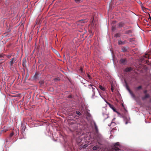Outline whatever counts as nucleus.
I'll return each instance as SVG.
<instances>
[{
	"label": "nucleus",
	"instance_id": "nucleus-8",
	"mask_svg": "<svg viewBox=\"0 0 151 151\" xmlns=\"http://www.w3.org/2000/svg\"><path fill=\"white\" fill-rule=\"evenodd\" d=\"M107 104L109 105V107L115 112H116L115 109L114 107V106L110 104V103H108Z\"/></svg>",
	"mask_w": 151,
	"mask_h": 151
},
{
	"label": "nucleus",
	"instance_id": "nucleus-15",
	"mask_svg": "<svg viewBox=\"0 0 151 151\" xmlns=\"http://www.w3.org/2000/svg\"><path fill=\"white\" fill-rule=\"evenodd\" d=\"M26 129V126L24 125H22L21 127V129L22 132H24L25 131Z\"/></svg>",
	"mask_w": 151,
	"mask_h": 151
},
{
	"label": "nucleus",
	"instance_id": "nucleus-26",
	"mask_svg": "<svg viewBox=\"0 0 151 151\" xmlns=\"http://www.w3.org/2000/svg\"><path fill=\"white\" fill-rule=\"evenodd\" d=\"M11 56H12V55H11V54L8 55H5V56H6V57H8V58H10V57H11Z\"/></svg>",
	"mask_w": 151,
	"mask_h": 151
},
{
	"label": "nucleus",
	"instance_id": "nucleus-5",
	"mask_svg": "<svg viewBox=\"0 0 151 151\" xmlns=\"http://www.w3.org/2000/svg\"><path fill=\"white\" fill-rule=\"evenodd\" d=\"M150 96L149 94H146L144 96L142 97V100H144L146 99L149 98Z\"/></svg>",
	"mask_w": 151,
	"mask_h": 151
},
{
	"label": "nucleus",
	"instance_id": "nucleus-29",
	"mask_svg": "<svg viewBox=\"0 0 151 151\" xmlns=\"http://www.w3.org/2000/svg\"><path fill=\"white\" fill-rule=\"evenodd\" d=\"M87 76L88 77V78H89V79H92L91 77V76H90L89 74H87Z\"/></svg>",
	"mask_w": 151,
	"mask_h": 151
},
{
	"label": "nucleus",
	"instance_id": "nucleus-33",
	"mask_svg": "<svg viewBox=\"0 0 151 151\" xmlns=\"http://www.w3.org/2000/svg\"><path fill=\"white\" fill-rule=\"evenodd\" d=\"M84 147H87V145H86V144L85 145H84Z\"/></svg>",
	"mask_w": 151,
	"mask_h": 151
},
{
	"label": "nucleus",
	"instance_id": "nucleus-7",
	"mask_svg": "<svg viewBox=\"0 0 151 151\" xmlns=\"http://www.w3.org/2000/svg\"><path fill=\"white\" fill-rule=\"evenodd\" d=\"M93 85H91V84H89L88 85V87H89V88L90 89H92L93 91V95H95V92H94L95 88L93 87Z\"/></svg>",
	"mask_w": 151,
	"mask_h": 151
},
{
	"label": "nucleus",
	"instance_id": "nucleus-37",
	"mask_svg": "<svg viewBox=\"0 0 151 151\" xmlns=\"http://www.w3.org/2000/svg\"><path fill=\"white\" fill-rule=\"evenodd\" d=\"M150 102H151V99H150Z\"/></svg>",
	"mask_w": 151,
	"mask_h": 151
},
{
	"label": "nucleus",
	"instance_id": "nucleus-18",
	"mask_svg": "<svg viewBox=\"0 0 151 151\" xmlns=\"http://www.w3.org/2000/svg\"><path fill=\"white\" fill-rule=\"evenodd\" d=\"M114 36L115 37H119L120 36V34L119 33H117L115 34Z\"/></svg>",
	"mask_w": 151,
	"mask_h": 151
},
{
	"label": "nucleus",
	"instance_id": "nucleus-6",
	"mask_svg": "<svg viewBox=\"0 0 151 151\" xmlns=\"http://www.w3.org/2000/svg\"><path fill=\"white\" fill-rule=\"evenodd\" d=\"M5 55L3 53H0V60H4L5 59Z\"/></svg>",
	"mask_w": 151,
	"mask_h": 151
},
{
	"label": "nucleus",
	"instance_id": "nucleus-23",
	"mask_svg": "<svg viewBox=\"0 0 151 151\" xmlns=\"http://www.w3.org/2000/svg\"><path fill=\"white\" fill-rule=\"evenodd\" d=\"M79 70H80V71L81 72V73H83V68H82V67H81V68H80V69H79Z\"/></svg>",
	"mask_w": 151,
	"mask_h": 151
},
{
	"label": "nucleus",
	"instance_id": "nucleus-30",
	"mask_svg": "<svg viewBox=\"0 0 151 151\" xmlns=\"http://www.w3.org/2000/svg\"><path fill=\"white\" fill-rule=\"evenodd\" d=\"M147 90H145L144 91V93L146 94L147 93Z\"/></svg>",
	"mask_w": 151,
	"mask_h": 151
},
{
	"label": "nucleus",
	"instance_id": "nucleus-22",
	"mask_svg": "<svg viewBox=\"0 0 151 151\" xmlns=\"http://www.w3.org/2000/svg\"><path fill=\"white\" fill-rule=\"evenodd\" d=\"M14 134V132H12L10 134L9 137H12Z\"/></svg>",
	"mask_w": 151,
	"mask_h": 151
},
{
	"label": "nucleus",
	"instance_id": "nucleus-36",
	"mask_svg": "<svg viewBox=\"0 0 151 151\" xmlns=\"http://www.w3.org/2000/svg\"><path fill=\"white\" fill-rule=\"evenodd\" d=\"M98 143L99 144V145H101V143L99 142H98Z\"/></svg>",
	"mask_w": 151,
	"mask_h": 151
},
{
	"label": "nucleus",
	"instance_id": "nucleus-13",
	"mask_svg": "<svg viewBox=\"0 0 151 151\" xmlns=\"http://www.w3.org/2000/svg\"><path fill=\"white\" fill-rule=\"evenodd\" d=\"M99 147H100L98 145H96L93 146L92 149L93 150H95L98 149L99 148Z\"/></svg>",
	"mask_w": 151,
	"mask_h": 151
},
{
	"label": "nucleus",
	"instance_id": "nucleus-2",
	"mask_svg": "<svg viewBox=\"0 0 151 151\" xmlns=\"http://www.w3.org/2000/svg\"><path fill=\"white\" fill-rule=\"evenodd\" d=\"M16 60V59L15 58H13L10 60L9 63L10 67H11L13 66V64L15 63Z\"/></svg>",
	"mask_w": 151,
	"mask_h": 151
},
{
	"label": "nucleus",
	"instance_id": "nucleus-12",
	"mask_svg": "<svg viewBox=\"0 0 151 151\" xmlns=\"http://www.w3.org/2000/svg\"><path fill=\"white\" fill-rule=\"evenodd\" d=\"M127 88L129 92L131 95L134 98L135 97V96L134 95V93H132V92L130 90L129 88Z\"/></svg>",
	"mask_w": 151,
	"mask_h": 151
},
{
	"label": "nucleus",
	"instance_id": "nucleus-21",
	"mask_svg": "<svg viewBox=\"0 0 151 151\" xmlns=\"http://www.w3.org/2000/svg\"><path fill=\"white\" fill-rule=\"evenodd\" d=\"M86 115L88 117H90L91 116V114L88 112L86 113Z\"/></svg>",
	"mask_w": 151,
	"mask_h": 151
},
{
	"label": "nucleus",
	"instance_id": "nucleus-38",
	"mask_svg": "<svg viewBox=\"0 0 151 151\" xmlns=\"http://www.w3.org/2000/svg\"><path fill=\"white\" fill-rule=\"evenodd\" d=\"M99 94L101 96V93H99Z\"/></svg>",
	"mask_w": 151,
	"mask_h": 151
},
{
	"label": "nucleus",
	"instance_id": "nucleus-14",
	"mask_svg": "<svg viewBox=\"0 0 151 151\" xmlns=\"http://www.w3.org/2000/svg\"><path fill=\"white\" fill-rule=\"evenodd\" d=\"M99 88L100 89L103 91H105L106 90V88L101 85H99Z\"/></svg>",
	"mask_w": 151,
	"mask_h": 151
},
{
	"label": "nucleus",
	"instance_id": "nucleus-39",
	"mask_svg": "<svg viewBox=\"0 0 151 151\" xmlns=\"http://www.w3.org/2000/svg\"><path fill=\"white\" fill-rule=\"evenodd\" d=\"M6 130H5V132H6Z\"/></svg>",
	"mask_w": 151,
	"mask_h": 151
},
{
	"label": "nucleus",
	"instance_id": "nucleus-3",
	"mask_svg": "<svg viewBox=\"0 0 151 151\" xmlns=\"http://www.w3.org/2000/svg\"><path fill=\"white\" fill-rule=\"evenodd\" d=\"M120 63L123 65H125L127 62V60L126 59H122L119 61Z\"/></svg>",
	"mask_w": 151,
	"mask_h": 151
},
{
	"label": "nucleus",
	"instance_id": "nucleus-25",
	"mask_svg": "<svg viewBox=\"0 0 151 151\" xmlns=\"http://www.w3.org/2000/svg\"><path fill=\"white\" fill-rule=\"evenodd\" d=\"M39 83H40L41 85H42V84H43L44 83V81H40V82H39Z\"/></svg>",
	"mask_w": 151,
	"mask_h": 151
},
{
	"label": "nucleus",
	"instance_id": "nucleus-28",
	"mask_svg": "<svg viewBox=\"0 0 151 151\" xmlns=\"http://www.w3.org/2000/svg\"><path fill=\"white\" fill-rule=\"evenodd\" d=\"M149 56L148 54H146L144 56V57L146 58H149Z\"/></svg>",
	"mask_w": 151,
	"mask_h": 151
},
{
	"label": "nucleus",
	"instance_id": "nucleus-9",
	"mask_svg": "<svg viewBox=\"0 0 151 151\" xmlns=\"http://www.w3.org/2000/svg\"><path fill=\"white\" fill-rule=\"evenodd\" d=\"M132 70V69L131 67H127L125 69L124 71L126 72H128L131 71Z\"/></svg>",
	"mask_w": 151,
	"mask_h": 151
},
{
	"label": "nucleus",
	"instance_id": "nucleus-34",
	"mask_svg": "<svg viewBox=\"0 0 151 151\" xmlns=\"http://www.w3.org/2000/svg\"><path fill=\"white\" fill-rule=\"evenodd\" d=\"M114 28H115V27H112V29L113 30V29H114Z\"/></svg>",
	"mask_w": 151,
	"mask_h": 151
},
{
	"label": "nucleus",
	"instance_id": "nucleus-31",
	"mask_svg": "<svg viewBox=\"0 0 151 151\" xmlns=\"http://www.w3.org/2000/svg\"><path fill=\"white\" fill-rule=\"evenodd\" d=\"M111 91H112L113 92V90H114V88H113V86H111Z\"/></svg>",
	"mask_w": 151,
	"mask_h": 151
},
{
	"label": "nucleus",
	"instance_id": "nucleus-10",
	"mask_svg": "<svg viewBox=\"0 0 151 151\" xmlns=\"http://www.w3.org/2000/svg\"><path fill=\"white\" fill-rule=\"evenodd\" d=\"M126 41H122L121 40H119L118 41V44L119 45H123L125 44Z\"/></svg>",
	"mask_w": 151,
	"mask_h": 151
},
{
	"label": "nucleus",
	"instance_id": "nucleus-16",
	"mask_svg": "<svg viewBox=\"0 0 151 151\" xmlns=\"http://www.w3.org/2000/svg\"><path fill=\"white\" fill-rule=\"evenodd\" d=\"M132 33V31L131 30H129L125 31L124 33L125 34H129Z\"/></svg>",
	"mask_w": 151,
	"mask_h": 151
},
{
	"label": "nucleus",
	"instance_id": "nucleus-1",
	"mask_svg": "<svg viewBox=\"0 0 151 151\" xmlns=\"http://www.w3.org/2000/svg\"><path fill=\"white\" fill-rule=\"evenodd\" d=\"M120 146V145L119 142H117L114 144V146L111 150V151H117L119 150V148L118 147Z\"/></svg>",
	"mask_w": 151,
	"mask_h": 151
},
{
	"label": "nucleus",
	"instance_id": "nucleus-20",
	"mask_svg": "<svg viewBox=\"0 0 151 151\" xmlns=\"http://www.w3.org/2000/svg\"><path fill=\"white\" fill-rule=\"evenodd\" d=\"M76 113L78 116H81V114L80 112L79 111H76Z\"/></svg>",
	"mask_w": 151,
	"mask_h": 151
},
{
	"label": "nucleus",
	"instance_id": "nucleus-11",
	"mask_svg": "<svg viewBox=\"0 0 151 151\" xmlns=\"http://www.w3.org/2000/svg\"><path fill=\"white\" fill-rule=\"evenodd\" d=\"M26 59H24L22 60V65L24 67L26 66Z\"/></svg>",
	"mask_w": 151,
	"mask_h": 151
},
{
	"label": "nucleus",
	"instance_id": "nucleus-19",
	"mask_svg": "<svg viewBox=\"0 0 151 151\" xmlns=\"http://www.w3.org/2000/svg\"><path fill=\"white\" fill-rule=\"evenodd\" d=\"M38 73H36L34 76V79H37V77H38Z\"/></svg>",
	"mask_w": 151,
	"mask_h": 151
},
{
	"label": "nucleus",
	"instance_id": "nucleus-32",
	"mask_svg": "<svg viewBox=\"0 0 151 151\" xmlns=\"http://www.w3.org/2000/svg\"><path fill=\"white\" fill-rule=\"evenodd\" d=\"M60 79H59V78H55V80H56V81H58Z\"/></svg>",
	"mask_w": 151,
	"mask_h": 151
},
{
	"label": "nucleus",
	"instance_id": "nucleus-17",
	"mask_svg": "<svg viewBox=\"0 0 151 151\" xmlns=\"http://www.w3.org/2000/svg\"><path fill=\"white\" fill-rule=\"evenodd\" d=\"M127 50L125 47H123L122 48V51L123 52H126L127 51Z\"/></svg>",
	"mask_w": 151,
	"mask_h": 151
},
{
	"label": "nucleus",
	"instance_id": "nucleus-24",
	"mask_svg": "<svg viewBox=\"0 0 151 151\" xmlns=\"http://www.w3.org/2000/svg\"><path fill=\"white\" fill-rule=\"evenodd\" d=\"M76 2L77 3H80L82 1L81 0H75Z\"/></svg>",
	"mask_w": 151,
	"mask_h": 151
},
{
	"label": "nucleus",
	"instance_id": "nucleus-35",
	"mask_svg": "<svg viewBox=\"0 0 151 151\" xmlns=\"http://www.w3.org/2000/svg\"><path fill=\"white\" fill-rule=\"evenodd\" d=\"M128 123V122L127 121H126L125 122V124H127Z\"/></svg>",
	"mask_w": 151,
	"mask_h": 151
},
{
	"label": "nucleus",
	"instance_id": "nucleus-4",
	"mask_svg": "<svg viewBox=\"0 0 151 151\" xmlns=\"http://www.w3.org/2000/svg\"><path fill=\"white\" fill-rule=\"evenodd\" d=\"M117 25L118 26L117 27L119 28H120L124 26V23L122 22H121L118 24Z\"/></svg>",
	"mask_w": 151,
	"mask_h": 151
},
{
	"label": "nucleus",
	"instance_id": "nucleus-27",
	"mask_svg": "<svg viewBox=\"0 0 151 151\" xmlns=\"http://www.w3.org/2000/svg\"><path fill=\"white\" fill-rule=\"evenodd\" d=\"M142 88V87L141 86H139L137 87L136 89L137 90H139L141 89Z\"/></svg>",
	"mask_w": 151,
	"mask_h": 151
}]
</instances>
